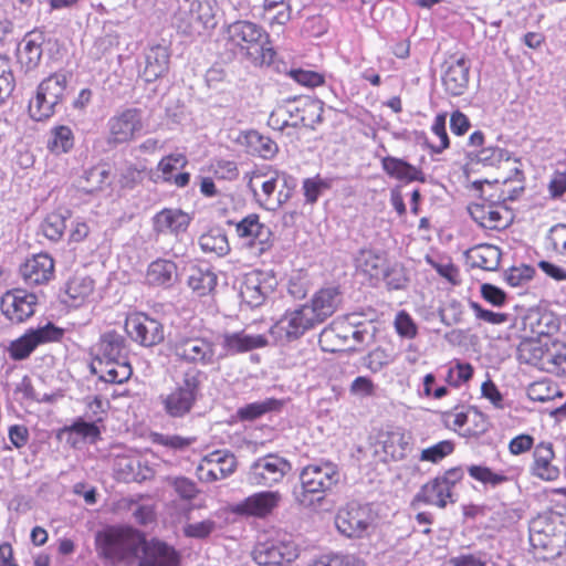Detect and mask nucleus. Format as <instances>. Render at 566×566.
Returning <instances> with one entry per match:
<instances>
[{"label":"nucleus","mask_w":566,"mask_h":566,"mask_svg":"<svg viewBox=\"0 0 566 566\" xmlns=\"http://www.w3.org/2000/svg\"><path fill=\"white\" fill-rule=\"evenodd\" d=\"M559 318L551 311L531 308L523 317L524 331L536 337H552L559 329Z\"/></svg>","instance_id":"nucleus-24"},{"label":"nucleus","mask_w":566,"mask_h":566,"mask_svg":"<svg viewBox=\"0 0 566 566\" xmlns=\"http://www.w3.org/2000/svg\"><path fill=\"white\" fill-rule=\"evenodd\" d=\"M146 282L150 286L170 289L179 282L178 266L172 260L156 259L146 271Z\"/></svg>","instance_id":"nucleus-25"},{"label":"nucleus","mask_w":566,"mask_h":566,"mask_svg":"<svg viewBox=\"0 0 566 566\" xmlns=\"http://www.w3.org/2000/svg\"><path fill=\"white\" fill-rule=\"evenodd\" d=\"M447 114L440 113L434 117L431 132L438 137L439 144H427L432 154H441L450 146V139L447 133Z\"/></svg>","instance_id":"nucleus-56"},{"label":"nucleus","mask_w":566,"mask_h":566,"mask_svg":"<svg viewBox=\"0 0 566 566\" xmlns=\"http://www.w3.org/2000/svg\"><path fill=\"white\" fill-rule=\"evenodd\" d=\"M282 407V401L275 398H268L263 401H255L241 407L238 410V416L241 420L252 421L269 411L279 410Z\"/></svg>","instance_id":"nucleus-46"},{"label":"nucleus","mask_w":566,"mask_h":566,"mask_svg":"<svg viewBox=\"0 0 566 566\" xmlns=\"http://www.w3.org/2000/svg\"><path fill=\"white\" fill-rule=\"evenodd\" d=\"M224 43L223 60L232 61L240 56L254 66L271 65L275 51L264 28L250 20L224 22L220 29Z\"/></svg>","instance_id":"nucleus-2"},{"label":"nucleus","mask_w":566,"mask_h":566,"mask_svg":"<svg viewBox=\"0 0 566 566\" xmlns=\"http://www.w3.org/2000/svg\"><path fill=\"white\" fill-rule=\"evenodd\" d=\"M217 275L209 266H191L187 280L188 286L198 295L205 296L217 285Z\"/></svg>","instance_id":"nucleus-38"},{"label":"nucleus","mask_w":566,"mask_h":566,"mask_svg":"<svg viewBox=\"0 0 566 566\" xmlns=\"http://www.w3.org/2000/svg\"><path fill=\"white\" fill-rule=\"evenodd\" d=\"M517 359L542 371L566 376V343L556 338H524L517 346Z\"/></svg>","instance_id":"nucleus-5"},{"label":"nucleus","mask_w":566,"mask_h":566,"mask_svg":"<svg viewBox=\"0 0 566 566\" xmlns=\"http://www.w3.org/2000/svg\"><path fill=\"white\" fill-rule=\"evenodd\" d=\"M72 74L59 71L43 78L29 102L30 117L35 122H44L54 116L64 103Z\"/></svg>","instance_id":"nucleus-7"},{"label":"nucleus","mask_w":566,"mask_h":566,"mask_svg":"<svg viewBox=\"0 0 566 566\" xmlns=\"http://www.w3.org/2000/svg\"><path fill=\"white\" fill-rule=\"evenodd\" d=\"M221 350H218L219 363L229 356L243 354L255 348L268 345V340L263 335H250L244 331L224 332L219 335Z\"/></svg>","instance_id":"nucleus-19"},{"label":"nucleus","mask_w":566,"mask_h":566,"mask_svg":"<svg viewBox=\"0 0 566 566\" xmlns=\"http://www.w3.org/2000/svg\"><path fill=\"white\" fill-rule=\"evenodd\" d=\"M195 437H181L178 434H163V433H154L153 442L171 449L174 451H184L188 449L191 444L196 442Z\"/></svg>","instance_id":"nucleus-60"},{"label":"nucleus","mask_w":566,"mask_h":566,"mask_svg":"<svg viewBox=\"0 0 566 566\" xmlns=\"http://www.w3.org/2000/svg\"><path fill=\"white\" fill-rule=\"evenodd\" d=\"M202 378L201 370L188 367L168 392L159 395L158 401L167 417L184 419L191 413L202 396Z\"/></svg>","instance_id":"nucleus-6"},{"label":"nucleus","mask_w":566,"mask_h":566,"mask_svg":"<svg viewBox=\"0 0 566 566\" xmlns=\"http://www.w3.org/2000/svg\"><path fill=\"white\" fill-rule=\"evenodd\" d=\"M147 541L143 532L132 526H111L95 535L98 556L112 564L138 562Z\"/></svg>","instance_id":"nucleus-3"},{"label":"nucleus","mask_w":566,"mask_h":566,"mask_svg":"<svg viewBox=\"0 0 566 566\" xmlns=\"http://www.w3.org/2000/svg\"><path fill=\"white\" fill-rule=\"evenodd\" d=\"M349 340L347 325L333 322L324 327L318 336V344L323 352L336 353L343 350V346Z\"/></svg>","instance_id":"nucleus-35"},{"label":"nucleus","mask_w":566,"mask_h":566,"mask_svg":"<svg viewBox=\"0 0 566 566\" xmlns=\"http://www.w3.org/2000/svg\"><path fill=\"white\" fill-rule=\"evenodd\" d=\"M36 348L34 340L27 331L24 335L13 340L9 346V355L14 360H23L28 358Z\"/></svg>","instance_id":"nucleus-64"},{"label":"nucleus","mask_w":566,"mask_h":566,"mask_svg":"<svg viewBox=\"0 0 566 566\" xmlns=\"http://www.w3.org/2000/svg\"><path fill=\"white\" fill-rule=\"evenodd\" d=\"M311 287V280L308 274L303 271H294L287 281V292L295 300H303Z\"/></svg>","instance_id":"nucleus-57"},{"label":"nucleus","mask_w":566,"mask_h":566,"mask_svg":"<svg viewBox=\"0 0 566 566\" xmlns=\"http://www.w3.org/2000/svg\"><path fill=\"white\" fill-rule=\"evenodd\" d=\"M94 280L90 276H75L69 280L62 302L70 307L81 306L93 293Z\"/></svg>","instance_id":"nucleus-34"},{"label":"nucleus","mask_w":566,"mask_h":566,"mask_svg":"<svg viewBox=\"0 0 566 566\" xmlns=\"http://www.w3.org/2000/svg\"><path fill=\"white\" fill-rule=\"evenodd\" d=\"M332 179H323L319 175L313 178H306L303 181V191L305 201L307 203H315L318 200V197L324 190L331 189Z\"/></svg>","instance_id":"nucleus-58"},{"label":"nucleus","mask_w":566,"mask_h":566,"mask_svg":"<svg viewBox=\"0 0 566 566\" xmlns=\"http://www.w3.org/2000/svg\"><path fill=\"white\" fill-rule=\"evenodd\" d=\"M291 471V463L276 453L254 460L247 472V482L252 486L271 488L280 483Z\"/></svg>","instance_id":"nucleus-11"},{"label":"nucleus","mask_w":566,"mask_h":566,"mask_svg":"<svg viewBox=\"0 0 566 566\" xmlns=\"http://www.w3.org/2000/svg\"><path fill=\"white\" fill-rule=\"evenodd\" d=\"M99 380L107 384H124L127 381L132 374V367L127 360L119 361H103L99 364Z\"/></svg>","instance_id":"nucleus-42"},{"label":"nucleus","mask_w":566,"mask_h":566,"mask_svg":"<svg viewBox=\"0 0 566 566\" xmlns=\"http://www.w3.org/2000/svg\"><path fill=\"white\" fill-rule=\"evenodd\" d=\"M174 355L192 366H212L219 364L217 343L201 335H178L172 344Z\"/></svg>","instance_id":"nucleus-9"},{"label":"nucleus","mask_w":566,"mask_h":566,"mask_svg":"<svg viewBox=\"0 0 566 566\" xmlns=\"http://www.w3.org/2000/svg\"><path fill=\"white\" fill-rule=\"evenodd\" d=\"M559 516L553 511L539 513L530 523V535L551 534L557 532Z\"/></svg>","instance_id":"nucleus-53"},{"label":"nucleus","mask_w":566,"mask_h":566,"mask_svg":"<svg viewBox=\"0 0 566 566\" xmlns=\"http://www.w3.org/2000/svg\"><path fill=\"white\" fill-rule=\"evenodd\" d=\"M472 264L482 270L495 271L500 264L501 251L494 245H483L473 251Z\"/></svg>","instance_id":"nucleus-47"},{"label":"nucleus","mask_w":566,"mask_h":566,"mask_svg":"<svg viewBox=\"0 0 566 566\" xmlns=\"http://www.w3.org/2000/svg\"><path fill=\"white\" fill-rule=\"evenodd\" d=\"M96 422L97 421L92 419L91 421H85L78 418L71 426L63 428L61 433H76L84 439H90L92 442H95L101 436V430L96 426Z\"/></svg>","instance_id":"nucleus-59"},{"label":"nucleus","mask_w":566,"mask_h":566,"mask_svg":"<svg viewBox=\"0 0 566 566\" xmlns=\"http://www.w3.org/2000/svg\"><path fill=\"white\" fill-rule=\"evenodd\" d=\"M137 566H180L177 549L157 538L148 539Z\"/></svg>","instance_id":"nucleus-21"},{"label":"nucleus","mask_w":566,"mask_h":566,"mask_svg":"<svg viewBox=\"0 0 566 566\" xmlns=\"http://www.w3.org/2000/svg\"><path fill=\"white\" fill-rule=\"evenodd\" d=\"M44 41V32L39 30H33L24 35L22 48L18 51V59L27 72L33 71L39 66Z\"/></svg>","instance_id":"nucleus-27"},{"label":"nucleus","mask_w":566,"mask_h":566,"mask_svg":"<svg viewBox=\"0 0 566 566\" xmlns=\"http://www.w3.org/2000/svg\"><path fill=\"white\" fill-rule=\"evenodd\" d=\"M241 145L245 146L248 153L251 155H258L264 159L273 158L277 150V144L270 137L261 135L256 130H249L242 133L239 137Z\"/></svg>","instance_id":"nucleus-33"},{"label":"nucleus","mask_w":566,"mask_h":566,"mask_svg":"<svg viewBox=\"0 0 566 566\" xmlns=\"http://www.w3.org/2000/svg\"><path fill=\"white\" fill-rule=\"evenodd\" d=\"M340 480L338 465L332 461H314L300 472V486L293 491L296 503L306 509L322 505L325 494Z\"/></svg>","instance_id":"nucleus-4"},{"label":"nucleus","mask_w":566,"mask_h":566,"mask_svg":"<svg viewBox=\"0 0 566 566\" xmlns=\"http://www.w3.org/2000/svg\"><path fill=\"white\" fill-rule=\"evenodd\" d=\"M356 316L352 315L347 329L349 338L354 339L358 345H370L375 342L378 333L377 324L374 321H356Z\"/></svg>","instance_id":"nucleus-43"},{"label":"nucleus","mask_w":566,"mask_h":566,"mask_svg":"<svg viewBox=\"0 0 566 566\" xmlns=\"http://www.w3.org/2000/svg\"><path fill=\"white\" fill-rule=\"evenodd\" d=\"M172 24L186 36H198L217 25L213 7L208 2L191 1L175 12Z\"/></svg>","instance_id":"nucleus-10"},{"label":"nucleus","mask_w":566,"mask_h":566,"mask_svg":"<svg viewBox=\"0 0 566 566\" xmlns=\"http://www.w3.org/2000/svg\"><path fill=\"white\" fill-rule=\"evenodd\" d=\"M277 178L280 189L276 193V200L271 201V208H280L292 198L297 187V179L285 171L277 170Z\"/></svg>","instance_id":"nucleus-52"},{"label":"nucleus","mask_w":566,"mask_h":566,"mask_svg":"<svg viewBox=\"0 0 566 566\" xmlns=\"http://www.w3.org/2000/svg\"><path fill=\"white\" fill-rule=\"evenodd\" d=\"M533 457L532 472L534 475L546 481H554L559 476L558 468L552 464L554 451L551 442L538 443L534 449Z\"/></svg>","instance_id":"nucleus-31"},{"label":"nucleus","mask_w":566,"mask_h":566,"mask_svg":"<svg viewBox=\"0 0 566 566\" xmlns=\"http://www.w3.org/2000/svg\"><path fill=\"white\" fill-rule=\"evenodd\" d=\"M249 187L253 191V193L256 198V201L259 202V205L261 207H263L264 209H266L269 211H275L279 209V208H271L272 207L271 201L276 200V196L274 197L273 195L279 188L277 170L273 171L271 177L261 184V190H262L261 195H259L256 192V190L254 188H252V180L249 182Z\"/></svg>","instance_id":"nucleus-51"},{"label":"nucleus","mask_w":566,"mask_h":566,"mask_svg":"<svg viewBox=\"0 0 566 566\" xmlns=\"http://www.w3.org/2000/svg\"><path fill=\"white\" fill-rule=\"evenodd\" d=\"M38 305V295L24 289L7 291L0 301L2 314L14 324L25 322L34 315Z\"/></svg>","instance_id":"nucleus-16"},{"label":"nucleus","mask_w":566,"mask_h":566,"mask_svg":"<svg viewBox=\"0 0 566 566\" xmlns=\"http://www.w3.org/2000/svg\"><path fill=\"white\" fill-rule=\"evenodd\" d=\"M205 463L217 469L219 478H228L237 469V459L233 453L226 450H216L205 457Z\"/></svg>","instance_id":"nucleus-45"},{"label":"nucleus","mask_w":566,"mask_h":566,"mask_svg":"<svg viewBox=\"0 0 566 566\" xmlns=\"http://www.w3.org/2000/svg\"><path fill=\"white\" fill-rule=\"evenodd\" d=\"M455 501L454 492L436 476L421 486L420 491L416 494L412 504L421 502L423 504L444 509L448 503H454Z\"/></svg>","instance_id":"nucleus-26"},{"label":"nucleus","mask_w":566,"mask_h":566,"mask_svg":"<svg viewBox=\"0 0 566 566\" xmlns=\"http://www.w3.org/2000/svg\"><path fill=\"white\" fill-rule=\"evenodd\" d=\"M442 71V85L450 96H462L469 88L471 61L465 54H452Z\"/></svg>","instance_id":"nucleus-15"},{"label":"nucleus","mask_w":566,"mask_h":566,"mask_svg":"<svg viewBox=\"0 0 566 566\" xmlns=\"http://www.w3.org/2000/svg\"><path fill=\"white\" fill-rule=\"evenodd\" d=\"M381 166L384 171L390 177L408 182H426V175L423 171L403 159L387 156L382 158Z\"/></svg>","instance_id":"nucleus-32"},{"label":"nucleus","mask_w":566,"mask_h":566,"mask_svg":"<svg viewBox=\"0 0 566 566\" xmlns=\"http://www.w3.org/2000/svg\"><path fill=\"white\" fill-rule=\"evenodd\" d=\"M375 520L370 504L350 501L337 510L335 526L340 535L350 539H361L371 534Z\"/></svg>","instance_id":"nucleus-8"},{"label":"nucleus","mask_w":566,"mask_h":566,"mask_svg":"<svg viewBox=\"0 0 566 566\" xmlns=\"http://www.w3.org/2000/svg\"><path fill=\"white\" fill-rule=\"evenodd\" d=\"M125 331L132 340L144 347L156 346L165 339L164 325L145 313L129 315L125 321Z\"/></svg>","instance_id":"nucleus-14"},{"label":"nucleus","mask_w":566,"mask_h":566,"mask_svg":"<svg viewBox=\"0 0 566 566\" xmlns=\"http://www.w3.org/2000/svg\"><path fill=\"white\" fill-rule=\"evenodd\" d=\"M199 245L206 253L223 256L230 251L228 238L220 228H214L199 238Z\"/></svg>","instance_id":"nucleus-44"},{"label":"nucleus","mask_w":566,"mask_h":566,"mask_svg":"<svg viewBox=\"0 0 566 566\" xmlns=\"http://www.w3.org/2000/svg\"><path fill=\"white\" fill-rule=\"evenodd\" d=\"M530 543L539 559L551 560L562 554L563 537L560 533L530 535Z\"/></svg>","instance_id":"nucleus-36"},{"label":"nucleus","mask_w":566,"mask_h":566,"mask_svg":"<svg viewBox=\"0 0 566 566\" xmlns=\"http://www.w3.org/2000/svg\"><path fill=\"white\" fill-rule=\"evenodd\" d=\"M545 249L556 256L566 259V224L557 223L548 230Z\"/></svg>","instance_id":"nucleus-48"},{"label":"nucleus","mask_w":566,"mask_h":566,"mask_svg":"<svg viewBox=\"0 0 566 566\" xmlns=\"http://www.w3.org/2000/svg\"><path fill=\"white\" fill-rule=\"evenodd\" d=\"M282 494L279 491L256 492L232 506V513L240 516L264 518L280 505Z\"/></svg>","instance_id":"nucleus-18"},{"label":"nucleus","mask_w":566,"mask_h":566,"mask_svg":"<svg viewBox=\"0 0 566 566\" xmlns=\"http://www.w3.org/2000/svg\"><path fill=\"white\" fill-rule=\"evenodd\" d=\"M469 212L473 220L484 228L495 229L500 227L502 214L489 205L474 203L469 207Z\"/></svg>","instance_id":"nucleus-49"},{"label":"nucleus","mask_w":566,"mask_h":566,"mask_svg":"<svg viewBox=\"0 0 566 566\" xmlns=\"http://www.w3.org/2000/svg\"><path fill=\"white\" fill-rule=\"evenodd\" d=\"M111 170L105 164L93 166L84 170L80 179V186L86 193H94L109 186Z\"/></svg>","instance_id":"nucleus-39"},{"label":"nucleus","mask_w":566,"mask_h":566,"mask_svg":"<svg viewBox=\"0 0 566 566\" xmlns=\"http://www.w3.org/2000/svg\"><path fill=\"white\" fill-rule=\"evenodd\" d=\"M440 321L446 326H453L463 322L464 306L455 298L447 301L438 310Z\"/></svg>","instance_id":"nucleus-55"},{"label":"nucleus","mask_w":566,"mask_h":566,"mask_svg":"<svg viewBox=\"0 0 566 566\" xmlns=\"http://www.w3.org/2000/svg\"><path fill=\"white\" fill-rule=\"evenodd\" d=\"M36 347L39 345L57 342L62 338L64 331L49 322L44 326L28 329Z\"/></svg>","instance_id":"nucleus-61"},{"label":"nucleus","mask_w":566,"mask_h":566,"mask_svg":"<svg viewBox=\"0 0 566 566\" xmlns=\"http://www.w3.org/2000/svg\"><path fill=\"white\" fill-rule=\"evenodd\" d=\"M142 497H128L125 499V507L132 512L135 522L139 525L147 526L155 522L156 513L155 507L151 504H140Z\"/></svg>","instance_id":"nucleus-50"},{"label":"nucleus","mask_w":566,"mask_h":566,"mask_svg":"<svg viewBox=\"0 0 566 566\" xmlns=\"http://www.w3.org/2000/svg\"><path fill=\"white\" fill-rule=\"evenodd\" d=\"M20 274L29 285L48 283L54 275V261L48 253H39L25 260Z\"/></svg>","instance_id":"nucleus-23"},{"label":"nucleus","mask_w":566,"mask_h":566,"mask_svg":"<svg viewBox=\"0 0 566 566\" xmlns=\"http://www.w3.org/2000/svg\"><path fill=\"white\" fill-rule=\"evenodd\" d=\"M144 128L143 111L128 107L116 112L107 122V144L116 147L129 143L138 136Z\"/></svg>","instance_id":"nucleus-12"},{"label":"nucleus","mask_w":566,"mask_h":566,"mask_svg":"<svg viewBox=\"0 0 566 566\" xmlns=\"http://www.w3.org/2000/svg\"><path fill=\"white\" fill-rule=\"evenodd\" d=\"M275 284V279L268 272L260 270L251 271L243 276L239 294L249 306L258 307L273 292Z\"/></svg>","instance_id":"nucleus-17"},{"label":"nucleus","mask_w":566,"mask_h":566,"mask_svg":"<svg viewBox=\"0 0 566 566\" xmlns=\"http://www.w3.org/2000/svg\"><path fill=\"white\" fill-rule=\"evenodd\" d=\"M154 230L157 233H180L185 232L190 223L188 213L180 209L165 208L157 212L153 219Z\"/></svg>","instance_id":"nucleus-29"},{"label":"nucleus","mask_w":566,"mask_h":566,"mask_svg":"<svg viewBox=\"0 0 566 566\" xmlns=\"http://www.w3.org/2000/svg\"><path fill=\"white\" fill-rule=\"evenodd\" d=\"M413 446V437L410 431L402 428H396L384 434L382 449L392 460H403Z\"/></svg>","instance_id":"nucleus-28"},{"label":"nucleus","mask_w":566,"mask_h":566,"mask_svg":"<svg viewBox=\"0 0 566 566\" xmlns=\"http://www.w3.org/2000/svg\"><path fill=\"white\" fill-rule=\"evenodd\" d=\"M15 87V78L10 61L0 54V106L12 95Z\"/></svg>","instance_id":"nucleus-54"},{"label":"nucleus","mask_w":566,"mask_h":566,"mask_svg":"<svg viewBox=\"0 0 566 566\" xmlns=\"http://www.w3.org/2000/svg\"><path fill=\"white\" fill-rule=\"evenodd\" d=\"M46 147L54 155L70 153L74 147V134L72 129L66 125H57L51 128Z\"/></svg>","instance_id":"nucleus-40"},{"label":"nucleus","mask_w":566,"mask_h":566,"mask_svg":"<svg viewBox=\"0 0 566 566\" xmlns=\"http://www.w3.org/2000/svg\"><path fill=\"white\" fill-rule=\"evenodd\" d=\"M342 304L338 286H324L316 291L311 301L297 308L286 311L269 331L275 344L285 345L302 337L307 331L323 324L334 315Z\"/></svg>","instance_id":"nucleus-1"},{"label":"nucleus","mask_w":566,"mask_h":566,"mask_svg":"<svg viewBox=\"0 0 566 566\" xmlns=\"http://www.w3.org/2000/svg\"><path fill=\"white\" fill-rule=\"evenodd\" d=\"M235 226V232L240 239L245 240V245L253 250L255 255H261L273 245V233L264 223L260 222L256 213L244 217L239 222L228 221Z\"/></svg>","instance_id":"nucleus-13"},{"label":"nucleus","mask_w":566,"mask_h":566,"mask_svg":"<svg viewBox=\"0 0 566 566\" xmlns=\"http://www.w3.org/2000/svg\"><path fill=\"white\" fill-rule=\"evenodd\" d=\"M454 451V443L451 440H442L421 451L420 460L438 463Z\"/></svg>","instance_id":"nucleus-63"},{"label":"nucleus","mask_w":566,"mask_h":566,"mask_svg":"<svg viewBox=\"0 0 566 566\" xmlns=\"http://www.w3.org/2000/svg\"><path fill=\"white\" fill-rule=\"evenodd\" d=\"M98 359L103 361L127 360L126 340L124 336L115 331L104 333L98 342Z\"/></svg>","instance_id":"nucleus-30"},{"label":"nucleus","mask_w":566,"mask_h":566,"mask_svg":"<svg viewBox=\"0 0 566 566\" xmlns=\"http://www.w3.org/2000/svg\"><path fill=\"white\" fill-rule=\"evenodd\" d=\"M252 557L261 566H271L290 563L297 557V554L293 543L271 539L258 543L252 551Z\"/></svg>","instance_id":"nucleus-20"},{"label":"nucleus","mask_w":566,"mask_h":566,"mask_svg":"<svg viewBox=\"0 0 566 566\" xmlns=\"http://www.w3.org/2000/svg\"><path fill=\"white\" fill-rule=\"evenodd\" d=\"M284 115H287L290 118L297 117L298 120L291 124L293 127H297L300 124L303 126H306V116L304 114H316V119H313V123H321L322 122V113L323 107L322 103L318 101H313L308 97H306L303 101L302 106L298 105H289L285 108H282Z\"/></svg>","instance_id":"nucleus-41"},{"label":"nucleus","mask_w":566,"mask_h":566,"mask_svg":"<svg viewBox=\"0 0 566 566\" xmlns=\"http://www.w3.org/2000/svg\"><path fill=\"white\" fill-rule=\"evenodd\" d=\"M468 473L474 480L492 486H497L507 481V476L501 473L493 472L490 468L484 465H469Z\"/></svg>","instance_id":"nucleus-62"},{"label":"nucleus","mask_w":566,"mask_h":566,"mask_svg":"<svg viewBox=\"0 0 566 566\" xmlns=\"http://www.w3.org/2000/svg\"><path fill=\"white\" fill-rule=\"evenodd\" d=\"M355 261L358 271L376 281L381 280L387 266L386 258L373 250H360Z\"/></svg>","instance_id":"nucleus-37"},{"label":"nucleus","mask_w":566,"mask_h":566,"mask_svg":"<svg viewBox=\"0 0 566 566\" xmlns=\"http://www.w3.org/2000/svg\"><path fill=\"white\" fill-rule=\"evenodd\" d=\"M144 69L140 76L151 83L165 76L169 70L170 51L168 46L154 44L144 51Z\"/></svg>","instance_id":"nucleus-22"}]
</instances>
